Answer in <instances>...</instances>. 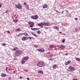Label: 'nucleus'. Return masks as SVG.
Instances as JSON below:
<instances>
[{
    "mask_svg": "<svg viewBox=\"0 0 80 80\" xmlns=\"http://www.w3.org/2000/svg\"><path fill=\"white\" fill-rule=\"evenodd\" d=\"M37 66L39 67H44L45 66L44 62H40L37 64Z\"/></svg>",
    "mask_w": 80,
    "mask_h": 80,
    "instance_id": "f257e3e1",
    "label": "nucleus"
},
{
    "mask_svg": "<svg viewBox=\"0 0 80 80\" xmlns=\"http://www.w3.org/2000/svg\"><path fill=\"white\" fill-rule=\"evenodd\" d=\"M22 52V51L17 50L16 52V54L15 56V58H17V57H18L20 55H21Z\"/></svg>",
    "mask_w": 80,
    "mask_h": 80,
    "instance_id": "f03ea898",
    "label": "nucleus"
},
{
    "mask_svg": "<svg viewBox=\"0 0 80 80\" xmlns=\"http://www.w3.org/2000/svg\"><path fill=\"white\" fill-rule=\"evenodd\" d=\"M38 50L39 52H44V49H43V48L38 49Z\"/></svg>",
    "mask_w": 80,
    "mask_h": 80,
    "instance_id": "7ed1b4c3",
    "label": "nucleus"
},
{
    "mask_svg": "<svg viewBox=\"0 0 80 80\" xmlns=\"http://www.w3.org/2000/svg\"><path fill=\"white\" fill-rule=\"evenodd\" d=\"M28 58H29V57H28V56H26L24 57L23 59L24 60H28Z\"/></svg>",
    "mask_w": 80,
    "mask_h": 80,
    "instance_id": "20e7f679",
    "label": "nucleus"
},
{
    "mask_svg": "<svg viewBox=\"0 0 80 80\" xmlns=\"http://www.w3.org/2000/svg\"><path fill=\"white\" fill-rule=\"evenodd\" d=\"M18 8L19 9H22V5H20V3H18Z\"/></svg>",
    "mask_w": 80,
    "mask_h": 80,
    "instance_id": "39448f33",
    "label": "nucleus"
},
{
    "mask_svg": "<svg viewBox=\"0 0 80 80\" xmlns=\"http://www.w3.org/2000/svg\"><path fill=\"white\" fill-rule=\"evenodd\" d=\"M38 18V16L37 15H35L34 16L35 20H37Z\"/></svg>",
    "mask_w": 80,
    "mask_h": 80,
    "instance_id": "423d86ee",
    "label": "nucleus"
},
{
    "mask_svg": "<svg viewBox=\"0 0 80 80\" xmlns=\"http://www.w3.org/2000/svg\"><path fill=\"white\" fill-rule=\"evenodd\" d=\"M43 8H47V4L44 5L43 6Z\"/></svg>",
    "mask_w": 80,
    "mask_h": 80,
    "instance_id": "0eeeda50",
    "label": "nucleus"
},
{
    "mask_svg": "<svg viewBox=\"0 0 80 80\" xmlns=\"http://www.w3.org/2000/svg\"><path fill=\"white\" fill-rule=\"evenodd\" d=\"M28 24H29V25H34V23L33 22H29Z\"/></svg>",
    "mask_w": 80,
    "mask_h": 80,
    "instance_id": "6e6552de",
    "label": "nucleus"
},
{
    "mask_svg": "<svg viewBox=\"0 0 80 80\" xmlns=\"http://www.w3.org/2000/svg\"><path fill=\"white\" fill-rule=\"evenodd\" d=\"M1 77H6V74H1Z\"/></svg>",
    "mask_w": 80,
    "mask_h": 80,
    "instance_id": "1a4fd4ad",
    "label": "nucleus"
},
{
    "mask_svg": "<svg viewBox=\"0 0 80 80\" xmlns=\"http://www.w3.org/2000/svg\"><path fill=\"white\" fill-rule=\"evenodd\" d=\"M24 60L23 59L21 61V63L22 64H24L25 63V61H24Z\"/></svg>",
    "mask_w": 80,
    "mask_h": 80,
    "instance_id": "9d476101",
    "label": "nucleus"
},
{
    "mask_svg": "<svg viewBox=\"0 0 80 80\" xmlns=\"http://www.w3.org/2000/svg\"><path fill=\"white\" fill-rule=\"evenodd\" d=\"M49 25H50V23H48V22L45 23V26H49Z\"/></svg>",
    "mask_w": 80,
    "mask_h": 80,
    "instance_id": "9b49d317",
    "label": "nucleus"
},
{
    "mask_svg": "<svg viewBox=\"0 0 80 80\" xmlns=\"http://www.w3.org/2000/svg\"><path fill=\"white\" fill-rule=\"evenodd\" d=\"M13 22H14L17 23V22H18V20L17 19H13Z\"/></svg>",
    "mask_w": 80,
    "mask_h": 80,
    "instance_id": "f8f14e48",
    "label": "nucleus"
},
{
    "mask_svg": "<svg viewBox=\"0 0 80 80\" xmlns=\"http://www.w3.org/2000/svg\"><path fill=\"white\" fill-rule=\"evenodd\" d=\"M38 73H42V74H43V71L41 70H39L38 71Z\"/></svg>",
    "mask_w": 80,
    "mask_h": 80,
    "instance_id": "ddd939ff",
    "label": "nucleus"
},
{
    "mask_svg": "<svg viewBox=\"0 0 80 80\" xmlns=\"http://www.w3.org/2000/svg\"><path fill=\"white\" fill-rule=\"evenodd\" d=\"M60 48L61 49H62V48H65V46H63V45H61V46Z\"/></svg>",
    "mask_w": 80,
    "mask_h": 80,
    "instance_id": "4468645a",
    "label": "nucleus"
},
{
    "mask_svg": "<svg viewBox=\"0 0 80 80\" xmlns=\"http://www.w3.org/2000/svg\"><path fill=\"white\" fill-rule=\"evenodd\" d=\"M76 60H77V61H78V62H80V59L79 58H76Z\"/></svg>",
    "mask_w": 80,
    "mask_h": 80,
    "instance_id": "2eb2a0df",
    "label": "nucleus"
},
{
    "mask_svg": "<svg viewBox=\"0 0 80 80\" xmlns=\"http://www.w3.org/2000/svg\"><path fill=\"white\" fill-rule=\"evenodd\" d=\"M22 40H23V41H25V40H26L25 37H22Z\"/></svg>",
    "mask_w": 80,
    "mask_h": 80,
    "instance_id": "dca6fc26",
    "label": "nucleus"
},
{
    "mask_svg": "<svg viewBox=\"0 0 80 80\" xmlns=\"http://www.w3.org/2000/svg\"><path fill=\"white\" fill-rule=\"evenodd\" d=\"M17 48H18L17 47H16L15 48L13 49V51H14L15 50H17Z\"/></svg>",
    "mask_w": 80,
    "mask_h": 80,
    "instance_id": "f3484780",
    "label": "nucleus"
},
{
    "mask_svg": "<svg viewBox=\"0 0 80 80\" xmlns=\"http://www.w3.org/2000/svg\"><path fill=\"white\" fill-rule=\"evenodd\" d=\"M69 68L71 70H72L73 68V67L70 66Z\"/></svg>",
    "mask_w": 80,
    "mask_h": 80,
    "instance_id": "a211bd4d",
    "label": "nucleus"
},
{
    "mask_svg": "<svg viewBox=\"0 0 80 80\" xmlns=\"http://www.w3.org/2000/svg\"><path fill=\"white\" fill-rule=\"evenodd\" d=\"M42 25V22H40L39 24H38V26H41V25Z\"/></svg>",
    "mask_w": 80,
    "mask_h": 80,
    "instance_id": "6ab92c4d",
    "label": "nucleus"
},
{
    "mask_svg": "<svg viewBox=\"0 0 80 80\" xmlns=\"http://www.w3.org/2000/svg\"><path fill=\"white\" fill-rule=\"evenodd\" d=\"M20 30H21V29L20 28L17 29H16V31H18V32H20Z\"/></svg>",
    "mask_w": 80,
    "mask_h": 80,
    "instance_id": "aec40b11",
    "label": "nucleus"
},
{
    "mask_svg": "<svg viewBox=\"0 0 80 80\" xmlns=\"http://www.w3.org/2000/svg\"><path fill=\"white\" fill-rule=\"evenodd\" d=\"M23 35H25V36H27V35H28V34H27V33H26V32H24Z\"/></svg>",
    "mask_w": 80,
    "mask_h": 80,
    "instance_id": "412c9836",
    "label": "nucleus"
},
{
    "mask_svg": "<svg viewBox=\"0 0 80 80\" xmlns=\"http://www.w3.org/2000/svg\"><path fill=\"white\" fill-rule=\"evenodd\" d=\"M57 67V65L56 64H55L53 66V68H55Z\"/></svg>",
    "mask_w": 80,
    "mask_h": 80,
    "instance_id": "4be33fe9",
    "label": "nucleus"
},
{
    "mask_svg": "<svg viewBox=\"0 0 80 80\" xmlns=\"http://www.w3.org/2000/svg\"><path fill=\"white\" fill-rule=\"evenodd\" d=\"M36 28H31V29L32 30H36Z\"/></svg>",
    "mask_w": 80,
    "mask_h": 80,
    "instance_id": "5701e85b",
    "label": "nucleus"
},
{
    "mask_svg": "<svg viewBox=\"0 0 80 80\" xmlns=\"http://www.w3.org/2000/svg\"><path fill=\"white\" fill-rule=\"evenodd\" d=\"M75 32H77L78 31V29L77 28H76L75 29Z\"/></svg>",
    "mask_w": 80,
    "mask_h": 80,
    "instance_id": "b1692460",
    "label": "nucleus"
},
{
    "mask_svg": "<svg viewBox=\"0 0 80 80\" xmlns=\"http://www.w3.org/2000/svg\"><path fill=\"white\" fill-rule=\"evenodd\" d=\"M54 28H55L56 30H58V27H57V26H55Z\"/></svg>",
    "mask_w": 80,
    "mask_h": 80,
    "instance_id": "393cba45",
    "label": "nucleus"
},
{
    "mask_svg": "<svg viewBox=\"0 0 80 80\" xmlns=\"http://www.w3.org/2000/svg\"><path fill=\"white\" fill-rule=\"evenodd\" d=\"M54 46V45H50L49 46L50 48H52V47H53Z\"/></svg>",
    "mask_w": 80,
    "mask_h": 80,
    "instance_id": "a878e982",
    "label": "nucleus"
},
{
    "mask_svg": "<svg viewBox=\"0 0 80 80\" xmlns=\"http://www.w3.org/2000/svg\"><path fill=\"white\" fill-rule=\"evenodd\" d=\"M53 60V58H50V59H48V60H50V61H51V60Z\"/></svg>",
    "mask_w": 80,
    "mask_h": 80,
    "instance_id": "bb28decb",
    "label": "nucleus"
},
{
    "mask_svg": "<svg viewBox=\"0 0 80 80\" xmlns=\"http://www.w3.org/2000/svg\"><path fill=\"white\" fill-rule=\"evenodd\" d=\"M33 25L30 24L29 26L30 27H31V28H33Z\"/></svg>",
    "mask_w": 80,
    "mask_h": 80,
    "instance_id": "cd10ccee",
    "label": "nucleus"
},
{
    "mask_svg": "<svg viewBox=\"0 0 80 80\" xmlns=\"http://www.w3.org/2000/svg\"><path fill=\"white\" fill-rule=\"evenodd\" d=\"M31 18L32 19H34L35 20V17L34 16H32Z\"/></svg>",
    "mask_w": 80,
    "mask_h": 80,
    "instance_id": "c85d7f7f",
    "label": "nucleus"
},
{
    "mask_svg": "<svg viewBox=\"0 0 80 80\" xmlns=\"http://www.w3.org/2000/svg\"><path fill=\"white\" fill-rule=\"evenodd\" d=\"M34 47L35 48H37L38 46H37V45H34Z\"/></svg>",
    "mask_w": 80,
    "mask_h": 80,
    "instance_id": "c756f323",
    "label": "nucleus"
},
{
    "mask_svg": "<svg viewBox=\"0 0 80 80\" xmlns=\"http://www.w3.org/2000/svg\"><path fill=\"white\" fill-rule=\"evenodd\" d=\"M15 7L16 8H18V5H16Z\"/></svg>",
    "mask_w": 80,
    "mask_h": 80,
    "instance_id": "7c9ffc66",
    "label": "nucleus"
},
{
    "mask_svg": "<svg viewBox=\"0 0 80 80\" xmlns=\"http://www.w3.org/2000/svg\"><path fill=\"white\" fill-rule=\"evenodd\" d=\"M37 33H38V34H40V31H37Z\"/></svg>",
    "mask_w": 80,
    "mask_h": 80,
    "instance_id": "2f4dec72",
    "label": "nucleus"
},
{
    "mask_svg": "<svg viewBox=\"0 0 80 80\" xmlns=\"http://www.w3.org/2000/svg\"><path fill=\"white\" fill-rule=\"evenodd\" d=\"M42 25H45V22H42Z\"/></svg>",
    "mask_w": 80,
    "mask_h": 80,
    "instance_id": "473e14b6",
    "label": "nucleus"
},
{
    "mask_svg": "<svg viewBox=\"0 0 80 80\" xmlns=\"http://www.w3.org/2000/svg\"><path fill=\"white\" fill-rule=\"evenodd\" d=\"M28 37H25V40H28Z\"/></svg>",
    "mask_w": 80,
    "mask_h": 80,
    "instance_id": "72a5a7b5",
    "label": "nucleus"
},
{
    "mask_svg": "<svg viewBox=\"0 0 80 80\" xmlns=\"http://www.w3.org/2000/svg\"><path fill=\"white\" fill-rule=\"evenodd\" d=\"M6 72H8V68H7V67L6 68Z\"/></svg>",
    "mask_w": 80,
    "mask_h": 80,
    "instance_id": "f704fd0d",
    "label": "nucleus"
},
{
    "mask_svg": "<svg viewBox=\"0 0 80 80\" xmlns=\"http://www.w3.org/2000/svg\"><path fill=\"white\" fill-rule=\"evenodd\" d=\"M69 64V63H68V62H67L66 63V65H67Z\"/></svg>",
    "mask_w": 80,
    "mask_h": 80,
    "instance_id": "c9c22d12",
    "label": "nucleus"
},
{
    "mask_svg": "<svg viewBox=\"0 0 80 80\" xmlns=\"http://www.w3.org/2000/svg\"><path fill=\"white\" fill-rule=\"evenodd\" d=\"M65 42V38L63 39V41L62 42V43H64Z\"/></svg>",
    "mask_w": 80,
    "mask_h": 80,
    "instance_id": "e433bc0d",
    "label": "nucleus"
},
{
    "mask_svg": "<svg viewBox=\"0 0 80 80\" xmlns=\"http://www.w3.org/2000/svg\"><path fill=\"white\" fill-rule=\"evenodd\" d=\"M28 38H29V40H31V39H32V37H28Z\"/></svg>",
    "mask_w": 80,
    "mask_h": 80,
    "instance_id": "4c0bfd02",
    "label": "nucleus"
},
{
    "mask_svg": "<svg viewBox=\"0 0 80 80\" xmlns=\"http://www.w3.org/2000/svg\"><path fill=\"white\" fill-rule=\"evenodd\" d=\"M34 37H37V35H36V34H34Z\"/></svg>",
    "mask_w": 80,
    "mask_h": 80,
    "instance_id": "58836bf2",
    "label": "nucleus"
},
{
    "mask_svg": "<svg viewBox=\"0 0 80 80\" xmlns=\"http://www.w3.org/2000/svg\"><path fill=\"white\" fill-rule=\"evenodd\" d=\"M26 8L27 9H28V5H27Z\"/></svg>",
    "mask_w": 80,
    "mask_h": 80,
    "instance_id": "ea45409f",
    "label": "nucleus"
},
{
    "mask_svg": "<svg viewBox=\"0 0 80 80\" xmlns=\"http://www.w3.org/2000/svg\"><path fill=\"white\" fill-rule=\"evenodd\" d=\"M68 71H71V69L69 68L68 69Z\"/></svg>",
    "mask_w": 80,
    "mask_h": 80,
    "instance_id": "a19ab883",
    "label": "nucleus"
},
{
    "mask_svg": "<svg viewBox=\"0 0 80 80\" xmlns=\"http://www.w3.org/2000/svg\"><path fill=\"white\" fill-rule=\"evenodd\" d=\"M2 45L4 46H6V44L5 43H2Z\"/></svg>",
    "mask_w": 80,
    "mask_h": 80,
    "instance_id": "79ce46f5",
    "label": "nucleus"
},
{
    "mask_svg": "<svg viewBox=\"0 0 80 80\" xmlns=\"http://www.w3.org/2000/svg\"><path fill=\"white\" fill-rule=\"evenodd\" d=\"M66 12L68 13H69V12H68V10H66Z\"/></svg>",
    "mask_w": 80,
    "mask_h": 80,
    "instance_id": "37998d69",
    "label": "nucleus"
},
{
    "mask_svg": "<svg viewBox=\"0 0 80 80\" xmlns=\"http://www.w3.org/2000/svg\"><path fill=\"white\" fill-rule=\"evenodd\" d=\"M22 77L20 76L19 77V79H22Z\"/></svg>",
    "mask_w": 80,
    "mask_h": 80,
    "instance_id": "c03bdc74",
    "label": "nucleus"
},
{
    "mask_svg": "<svg viewBox=\"0 0 80 80\" xmlns=\"http://www.w3.org/2000/svg\"><path fill=\"white\" fill-rule=\"evenodd\" d=\"M68 63H70L71 62V61H68L67 62Z\"/></svg>",
    "mask_w": 80,
    "mask_h": 80,
    "instance_id": "a18cd8bd",
    "label": "nucleus"
},
{
    "mask_svg": "<svg viewBox=\"0 0 80 80\" xmlns=\"http://www.w3.org/2000/svg\"><path fill=\"white\" fill-rule=\"evenodd\" d=\"M75 20H78V18H75Z\"/></svg>",
    "mask_w": 80,
    "mask_h": 80,
    "instance_id": "49530a36",
    "label": "nucleus"
},
{
    "mask_svg": "<svg viewBox=\"0 0 80 80\" xmlns=\"http://www.w3.org/2000/svg\"><path fill=\"white\" fill-rule=\"evenodd\" d=\"M24 5H27V4H26V2H24Z\"/></svg>",
    "mask_w": 80,
    "mask_h": 80,
    "instance_id": "de8ad7c7",
    "label": "nucleus"
},
{
    "mask_svg": "<svg viewBox=\"0 0 80 80\" xmlns=\"http://www.w3.org/2000/svg\"><path fill=\"white\" fill-rule=\"evenodd\" d=\"M25 72H28V70L27 69H26L25 70Z\"/></svg>",
    "mask_w": 80,
    "mask_h": 80,
    "instance_id": "09e8293b",
    "label": "nucleus"
},
{
    "mask_svg": "<svg viewBox=\"0 0 80 80\" xmlns=\"http://www.w3.org/2000/svg\"><path fill=\"white\" fill-rule=\"evenodd\" d=\"M27 80H30V78H27Z\"/></svg>",
    "mask_w": 80,
    "mask_h": 80,
    "instance_id": "8fccbe9b",
    "label": "nucleus"
},
{
    "mask_svg": "<svg viewBox=\"0 0 80 80\" xmlns=\"http://www.w3.org/2000/svg\"><path fill=\"white\" fill-rule=\"evenodd\" d=\"M7 32H8V33H10V31H7Z\"/></svg>",
    "mask_w": 80,
    "mask_h": 80,
    "instance_id": "3c124183",
    "label": "nucleus"
},
{
    "mask_svg": "<svg viewBox=\"0 0 80 80\" xmlns=\"http://www.w3.org/2000/svg\"><path fill=\"white\" fill-rule=\"evenodd\" d=\"M17 60V58H15L14 59V60Z\"/></svg>",
    "mask_w": 80,
    "mask_h": 80,
    "instance_id": "603ef678",
    "label": "nucleus"
},
{
    "mask_svg": "<svg viewBox=\"0 0 80 80\" xmlns=\"http://www.w3.org/2000/svg\"><path fill=\"white\" fill-rule=\"evenodd\" d=\"M31 33L32 35H34L35 34L33 33V32H32Z\"/></svg>",
    "mask_w": 80,
    "mask_h": 80,
    "instance_id": "864d4df0",
    "label": "nucleus"
},
{
    "mask_svg": "<svg viewBox=\"0 0 80 80\" xmlns=\"http://www.w3.org/2000/svg\"><path fill=\"white\" fill-rule=\"evenodd\" d=\"M73 80H78L77 79H73Z\"/></svg>",
    "mask_w": 80,
    "mask_h": 80,
    "instance_id": "5fc2aeb1",
    "label": "nucleus"
},
{
    "mask_svg": "<svg viewBox=\"0 0 80 80\" xmlns=\"http://www.w3.org/2000/svg\"><path fill=\"white\" fill-rule=\"evenodd\" d=\"M56 12H57V13H59V11H57Z\"/></svg>",
    "mask_w": 80,
    "mask_h": 80,
    "instance_id": "6e6d98bb",
    "label": "nucleus"
},
{
    "mask_svg": "<svg viewBox=\"0 0 80 80\" xmlns=\"http://www.w3.org/2000/svg\"><path fill=\"white\" fill-rule=\"evenodd\" d=\"M40 28H36V30H39V29H40Z\"/></svg>",
    "mask_w": 80,
    "mask_h": 80,
    "instance_id": "4d7b16f0",
    "label": "nucleus"
},
{
    "mask_svg": "<svg viewBox=\"0 0 80 80\" xmlns=\"http://www.w3.org/2000/svg\"><path fill=\"white\" fill-rule=\"evenodd\" d=\"M1 7H2V4L0 3V8Z\"/></svg>",
    "mask_w": 80,
    "mask_h": 80,
    "instance_id": "13d9d810",
    "label": "nucleus"
},
{
    "mask_svg": "<svg viewBox=\"0 0 80 80\" xmlns=\"http://www.w3.org/2000/svg\"><path fill=\"white\" fill-rule=\"evenodd\" d=\"M72 70H75V68H73H73L72 69Z\"/></svg>",
    "mask_w": 80,
    "mask_h": 80,
    "instance_id": "bf43d9fd",
    "label": "nucleus"
},
{
    "mask_svg": "<svg viewBox=\"0 0 80 80\" xmlns=\"http://www.w3.org/2000/svg\"><path fill=\"white\" fill-rule=\"evenodd\" d=\"M65 55H68V53H66Z\"/></svg>",
    "mask_w": 80,
    "mask_h": 80,
    "instance_id": "052dcab7",
    "label": "nucleus"
},
{
    "mask_svg": "<svg viewBox=\"0 0 80 80\" xmlns=\"http://www.w3.org/2000/svg\"><path fill=\"white\" fill-rule=\"evenodd\" d=\"M11 78H9V80H11Z\"/></svg>",
    "mask_w": 80,
    "mask_h": 80,
    "instance_id": "680f3d73",
    "label": "nucleus"
},
{
    "mask_svg": "<svg viewBox=\"0 0 80 80\" xmlns=\"http://www.w3.org/2000/svg\"><path fill=\"white\" fill-rule=\"evenodd\" d=\"M41 27V28H42V27H43V25H41V26H40Z\"/></svg>",
    "mask_w": 80,
    "mask_h": 80,
    "instance_id": "e2e57ef3",
    "label": "nucleus"
},
{
    "mask_svg": "<svg viewBox=\"0 0 80 80\" xmlns=\"http://www.w3.org/2000/svg\"><path fill=\"white\" fill-rule=\"evenodd\" d=\"M16 72V71H13V73H15V72Z\"/></svg>",
    "mask_w": 80,
    "mask_h": 80,
    "instance_id": "0e129e2a",
    "label": "nucleus"
},
{
    "mask_svg": "<svg viewBox=\"0 0 80 80\" xmlns=\"http://www.w3.org/2000/svg\"><path fill=\"white\" fill-rule=\"evenodd\" d=\"M12 18H13H13H14L13 16H12Z\"/></svg>",
    "mask_w": 80,
    "mask_h": 80,
    "instance_id": "69168bd1",
    "label": "nucleus"
},
{
    "mask_svg": "<svg viewBox=\"0 0 80 80\" xmlns=\"http://www.w3.org/2000/svg\"><path fill=\"white\" fill-rule=\"evenodd\" d=\"M52 57V55H50V57Z\"/></svg>",
    "mask_w": 80,
    "mask_h": 80,
    "instance_id": "338daca9",
    "label": "nucleus"
},
{
    "mask_svg": "<svg viewBox=\"0 0 80 80\" xmlns=\"http://www.w3.org/2000/svg\"><path fill=\"white\" fill-rule=\"evenodd\" d=\"M62 32H59V33H62Z\"/></svg>",
    "mask_w": 80,
    "mask_h": 80,
    "instance_id": "774afa93",
    "label": "nucleus"
}]
</instances>
